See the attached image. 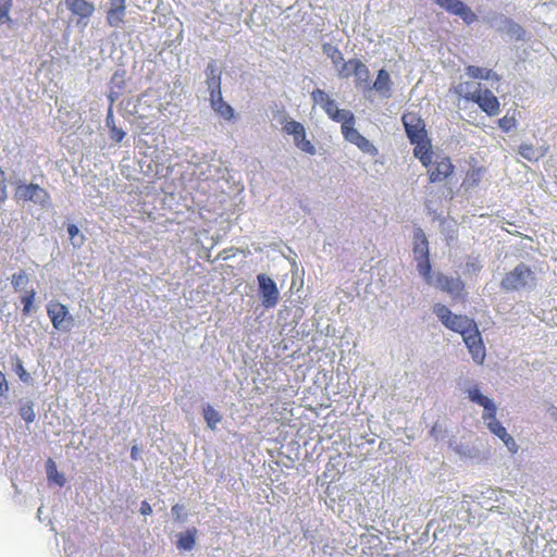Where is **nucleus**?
Returning a JSON list of instances; mask_svg holds the SVG:
<instances>
[{"mask_svg":"<svg viewBox=\"0 0 557 557\" xmlns=\"http://www.w3.org/2000/svg\"><path fill=\"white\" fill-rule=\"evenodd\" d=\"M433 312L446 329L461 334L473 361L478 364H482L486 352L481 333L474 320L463 314L453 313L443 304H435L433 306Z\"/></svg>","mask_w":557,"mask_h":557,"instance_id":"f257e3e1","label":"nucleus"},{"mask_svg":"<svg viewBox=\"0 0 557 557\" xmlns=\"http://www.w3.org/2000/svg\"><path fill=\"white\" fill-rule=\"evenodd\" d=\"M426 169L429 182L438 184L446 182L455 173V165L450 157L444 153H434L430 148L419 147L414 156Z\"/></svg>","mask_w":557,"mask_h":557,"instance_id":"f03ea898","label":"nucleus"},{"mask_svg":"<svg viewBox=\"0 0 557 557\" xmlns=\"http://www.w3.org/2000/svg\"><path fill=\"white\" fill-rule=\"evenodd\" d=\"M469 86V83L459 84L456 88L457 94L465 100L476 103L488 116H495L499 113V101L490 89H482L479 84L476 89L470 91Z\"/></svg>","mask_w":557,"mask_h":557,"instance_id":"7ed1b4c3","label":"nucleus"},{"mask_svg":"<svg viewBox=\"0 0 557 557\" xmlns=\"http://www.w3.org/2000/svg\"><path fill=\"white\" fill-rule=\"evenodd\" d=\"M407 137L414 145L413 156L419 147L430 148L431 140L428 138V132L423 119L414 112H406L401 117Z\"/></svg>","mask_w":557,"mask_h":557,"instance_id":"20e7f679","label":"nucleus"},{"mask_svg":"<svg viewBox=\"0 0 557 557\" xmlns=\"http://www.w3.org/2000/svg\"><path fill=\"white\" fill-rule=\"evenodd\" d=\"M413 253L417 260V269L425 283L432 285L433 275L430 262L429 242L422 228L413 232Z\"/></svg>","mask_w":557,"mask_h":557,"instance_id":"39448f33","label":"nucleus"},{"mask_svg":"<svg viewBox=\"0 0 557 557\" xmlns=\"http://www.w3.org/2000/svg\"><path fill=\"white\" fill-rule=\"evenodd\" d=\"M534 283L535 274L532 269L524 263H519L513 270L505 274L500 282V287L506 292H517Z\"/></svg>","mask_w":557,"mask_h":557,"instance_id":"423d86ee","label":"nucleus"},{"mask_svg":"<svg viewBox=\"0 0 557 557\" xmlns=\"http://www.w3.org/2000/svg\"><path fill=\"white\" fill-rule=\"evenodd\" d=\"M313 102L320 106L334 122L345 125L355 116L350 111L338 109L336 102L322 89L317 88L311 92Z\"/></svg>","mask_w":557,"mask_h":557,"instance_id":"0eeeda50","label":"nucleus"},{"mask_svg":"<svg viewBox=\"0 0 557 557\" xmlns=\"http://www.w3.org/2000/svg\"><path fill=\"white\" fill-rule=\"evenodd\" d=\"M14 198L17 201H32L46 207L50 200L49 193L38 184H18L15 188Z\"/></svg>","mask_w":557,"mask_h":557,"instance_id":"6e6552de","label":"nucleus"},{"mask_svg":"<svg viewBox=\"0 0 557 557\" xmlns=\"http://www.w3.org/2000/svg\"><path fill=\"white\" fill-rule=\"evenodd\" d=\"M355 116L352 117V121L346 122L345 125H342V134L344 138L356 145L362 152L368 153L372 157L377 156L379 150L377 148L370 143L363 135H361L355 127Z\"/></svg>","mask_w":557,"mask_h":557,"instance_id":"1a4fd4ad","label":"nucleus"},{"mask_svg":"<svg viewBox=\"0 0 557 557\" xmlns=\"http://www.w3.org/2000/svg\"><path fill=\"white\" fill-rule=\"evenodd\" d=\"M355 116L352 117V121L346 122L345 125H342V134L344 138L356 145L362 152L368 153L372 157L377 156L379 150L377 148L370 143L363 135H361L355 127Z\"/></svg>","mask_w":557,"mask_h":557,"instance_id":"9d476101","label":"nucleus"},{"mask_svg":"<svg viewBox=\"0 0 557 557\" xmlns=\"http://www.w3.org/2000/svg\"><path fill=\"white\" fill-rule=\"evenodd\" d=\"M283 131L293 136L295 146L301 151L311 156L315 154V147L307 139L306 129L301 123L295 120L286 121Z\"/></svg>","mask_w":557,"mask_h":557,"instance_id":"9b49d317","label":"nucleus"},{"mask_svg":"<svg viewBox=\"0 0 557 557\" xmlns=\"http://www.w3.org/2000/svg\"><path fill=\"white\" fill-rule=\"evenodd\" d=\"M47 314L53 329L58 331H69L73 324V317L69 313L67 307L61 302L51 301L47 306Z\"/></svg>","mask_w":557,"mask_h":557,"instance_id":"f8f14e48","label":"nucleus"},{"mask_svg":"<svg viewBox=\"0 0 557 557\" xmlns=\"http://www.w3.org/2000/svg\"><path fill=\"white\" fill-rule=\"evenodd\" d=\"M259 284V293L262 300V305L265 308H273L277 305L280 293L275 282L267 274H259L257 276Z\"/></svg>","mask_w":557,"mask_h":557,"instance_id":"ddd939ff","label":"nucleus"},{"mask_svg":"<svg viewBox=\"0 0 557 557\" xmlns=\"http://www.w3.org/2000/svg\"><path fill=\"white\" fill-rule=\"evenodd\" d=\"M436 4L448 13L459 16L466 24L470 25L476 21V14L461 0H434Z\"/></svg>","mask_w":557,"mask_h":557,"instance_id":"4468645a","label":"nucleus"},{"mask_svg":"<svg viewBox=\"0 0 557 557\" xmlns=\"http://www.w3.org/2000/svg\"><path fill=\"white\" fill-rule=\"evenodd\" d=\"M432 284H434V282ZM435 286L449 294L453 299L465 297V284L460 278L449 277L438 273L435 278Z\"/></svg>","mask_w":557,"mask_h":557,"instance_id":"2eb2a0df","label":"nucleus"},{"mask_svg":"<svg viewBox=\"0 0 557 557\" xmlns=\"http://www.w3.org/2000/svg\"><path fill=\"white\" fill-rule=\"evenodd\" d=\"M65 5L74 15L79 17L78 23L82 20H88L95 12L94 3L86 0H65Z\"/></svg>","mask_w":557,"mask_h":557,"instance_id":"dca6fc26","label":"nucleus"},{"mask_svg":"<svg viewBox=\"0 0 557 557\" xmlns=\"http://www.w3.org/2000/svg\"><path fill=\"white\" fill-rule=\"evenodd\" d=\"M210 104L213 111L226 121H231L235 115L234 109L224 101L222 92L216 91V95H210Z\"/></svg>","mask_w":557,"mask_h":557,"instance_id":"f3484780","label":"nucleus"},{"mask_svg":"<svg viewBox=\"0 0 557 557\" xmlns=\"http://www.w3.org/2000/svg\"><path fill=\"white\" fill-rule=\"evenodd\" d=\"M349 64L355 65L352 76H355L356 86L368 85L370 82V72L367 65L359 59H349Z\"/></svg>","mask_w":557,"mask_h":557,"instance_id":"a211bd4d","label":"nucleus"},{"mask_svg":"<svg viewBox=\"0 0 557 557\" xmlns=\"http://www.w3.org/2000/svg\"><path fill=\"white\" fill-rule=\"evenodd\" d=\"M469 398L473 403L484 407L485 411H484L483 416H492L493 417V411H497L495 404L488 397L481 394L480 391L476 388L469 391Z\"/></svg>","mask_w":557,"mask_h":557,"instance_id":"6ab92c4d","label":"nucleus"},{"mask_svg":"<svg viewBox=\"0 0 557 557\" xmlns=\"http://www.w3.org/2000/svg\"><path fill=\"white\" fill-rule=\"evenodd\" d=\"M126 14V3L116 4L107 12V23L111 27H119L123 24Z\"/></svg>","mask_w":557,"mask_h":557,"instance_id":"aec40b11","label":"nucleus"},{"mask_svg":"<svg viewBox=\"0 0 557 557\" xmlns=\"http://www.w3.org/2000/svg\"><path fill=\"white\" fill-rule=\"evenodd\" d=\"M197 529L191 528L177 535L176 547L180 550H191L196 545Z\"/></svg>","mask_w":557,"mask_h":557,"instance_id":"412c9836","label":"nucleus"},{"mask_svg":"<svg viewBox=\"0 0 557 557\" xmlns=\"http://www.w3.org/2000/svg\"><path fill=\"white\" fill-rule=\"evenodd\" d=\"M392 81L388 72L384 69L380 70L377 73V77L375 82L373 83V88L384 95L388 96L391 91Z\"/></svg>","mask_w":557,"mask_h":557,"instance_id":"4be33fe9","label":"nucleus"},{"mask_svg":"<svg viewBox=\"0 0 557 557\" xmlns=\"http://www.w3.org/2000/svg\"><path fill=\"white\" fill-rule=\"evenodd\" d=\"M519 154L528 161L535 162L544 157L546 149L541 150L534 147L532 144H521L518 149Z\"/></svg>","mask_w":557,"mask_h":557,"instance_id":"5701e85b","label":"nucleus"},{"mask_svg":"<svg viewBox=\"0 0 557 557\" xmlns=\"http://www.w3.org/2000/svg\"><path fill=\"white\" fill-rule=\"evenodd\" d=\"M496 412L497 411H493V417L482 416V418L486 422L488 430L503 441L508 435V432L506 428L503 426L499 421H497Z\"/></svg>","mask_w":557,"mask_h":557,"instance_id":"b1692460","label":"nucleus"},{"mask_svg":"<svg viewBox=\"0 0 557 557\" xmlns=\"http://www.w3.org/2000/svg\"><path fill=\"white\" fill-rule=\"evenodd\" d=\"M484 172L485 169L483 166L471 168L470 170L467 171L462 185L467 188H473L478 186L482 180Z\"/></svg>","mask_w":557,"mask_h":557,"instance_id":"393cba45","label":"nucleus"},{"mask_svg":"<svg viewBox=\"0 0 557 557\" xmlns=\"http://www.w3.org/2000/svg\"><path fill=\"white\" fill-rule=\"evenodd\" d=\"M47 475L50 481L59 486H63L66 482L64 474L58 471L57 465L51 458L47 460Z\"/></svg>","mask_w":557,"mask_h":557,"instance_id":"a878e982","label":"nucleus"},{"mask_svg":"<svg viewBox=\"0 0 557 557\" xmlns=\"http://www.w3.org/2000/svg\"><path fill=\"white\" fill-rule=\"evenodd\" d=\"M203 416L208 426L212 430L216 428V424L221 422V414L210 405L203 408Z\"/></svg>","mask_w":557,"mask_h":557,"instance_id":"bb28decb","label":"nucleus"},{"mask_svg":"<svg viewBox=\"0 0 557 557\" xmlns=\"http://www.w3.org/2000/svg\"><path fill=\"white\" fill-rule=\"evenodd\" d=\"M12 5L13 0H0V25H12L13 21L10 16Z\"/></svg>","mask_w":557,"mask_h":557,"instance_id":"cd10ccee","label":"nucleus"},{"mask_svg":"<svg viewBox=\"0 0 557 557\" xmlns=\"http://www.w3.org/2000/svg\"><path fill=\"white\" fill-rule=\"evenodd\" d=\"M322 49L323 52L331 59L334 66H338L339 63L343 61V53L337 47L326 42L322 46Z\"/></svg>","mask_w":557,"mask_h":557,"instance_id":"c85d7f7f","label":"nucleus"},{"mask_svg":"<svg viewBox=\"0 0 557 557\" xmlns=\"http://www.w3.org/2000/svg\"><path fill=\"white\" fill-rule=\"evenodd\" d=\"M467 74L474 79H490L492 75V71L485 67H480L475 65H469L466 69Z\"/></svg>","mask_w":557,"mask_h":557,"instance_id":"c756f323","label":"nucleus"},{"mask_svg":"<svg viewBox=\"0 0 557 557\" xmlns=\"http://www.w3.org/2000/svg\"><path fill=\"white\" fill-rule=\"evenodd\" d=\"M35 297H36L35 289L27 290L25 293V295H23L21 297V301L23 304V313L25 315L30 313V311L33 309L34 301H35Z\"/></svg>","mask_w":557,"mask_h":557,"instance_id":"7c9ffc66","label":"nucleus"},{"mask_svg":"<svg viewBox=\"0 0 557 557\" xmlns=\"http://www.w3.org/2000/svg\"><path fill=\"white\" fill-rule=\"evenodd\" d=\"M20 414L24 421L32 423L35 421L36 414L34 411V405L32 401H27L20 408Z\"/></svg>","mask_w":557,"mask_h":557,"instance_id":"2f4dec72","label":"nucleus"},{"mask_svg":"<svg viewBox=\"0 0 557 557\" xmlns=\"http://www.w3.org/2000/svg\"><path fill=\"white\" fill-rule=\"evenodd\" d=\"M499 127L508 133L517 126V120L513 115H505L498 120Z\"/></svg>","mask_w":557,"mask_h":557,"instance_id":"473e14b6","label":"nucleus"},{"mask_svg":"<svg viewBox=\"0 0 557 557\" xmlns=\"http://www.w3.org/2000/svg\"><path fill=\"white\" fill-rule=\"evenodd\" d=\"M355 65L349 64L348 61H342L338 66H335L337 69V75L339 78H349L352 76V69Z\"/></svg>","mask_w":557,"mask_h":557,"instance_id":"72a5a7b5","label":"nucleus"},{"mask_svg":"<svg viewBox=\"0 0 557 557\" xmlns=\"http://www.w3.org/2000/svg\"><path fill=\"white\" fill-rule=\"evenodd\" d=\"M207 85L210 90V95H216L221 91V76H214V77H207Z\"/></svg>","mask_w":557,"mask_h":557,"instance_id":"f704fd0d","label":"nucleus"},{"mask_svg":"<svg viewBox=\"0 0 557 557\" xmlns=\"http://www.w3.org/2000/svg\"><path fill=\"white\" fill-rule=\"evenodd\" d=\"M126 133L116 127L115 124H112L111 128H110V138L114 141V143H121L124 137H125Z\"/></svg>","mask_w":557,"mask_h":557,"instance_id":"c9c22d12","label":"nucleus"},{"mask_svg":"<svg viewBox=\"0 0 557 557\" xmlns=\"http://www.w3.org/2000/svg\"><path fill=\"white\" fill-rule=\"evenodd\" d=\"M26 275L25 273L22 271L20 273H15L13 274L12 276V285L14 287L15 290H17L22 284V282L25 280Z\"/></svg>","mask_w":557,"mask_h":557,"instance_id":"e433bc0d","label":"nucleus"},{"mask_svg":"<svg viewBox=\"0 0 557 557\" xmlns=\"http://www.w3.org/2000/svg\"><path fill=\"white\" fill-rule=\"evenodd\" d=\"M16 373L21 381L28 382L30 380L29 373L24 369L23 364L21 362L16 366Z\"/></svg>","mask_w":557,"mask_h":557,"instance_id":"4c0bfd02","label":"nucleus"},{"mask_svg":"<svg viewBox=\"0 0 557 557\" xmlns=\"http://www.w3.org/2000/svg\"><path fill=\"white\" fill-rule=\"evenodd\" d=\"M504 444L507 446V448L511 451V453H517L518 450V445L516 444L515 440L511 437L510 434H508L504 440H503Z\"/></svg>","mask_w":557,"mask_h":557,"instance_id":"58836bf2","label":"nucleus"},{"mask_svg":"<svg viewBox=\"0 0 557 557\" xmlns=\"http://www.w3.org/2000/svg\"><path fill=\"white\" fill-rule=\"evenodd\" d=\"M467 272L476 273L481 270V265L478 260H469L466 263Z\"/></svg>","mask_w":557,"mask_h":557,"instance_id":"ea45409f","label":"nucleus"},{"mask_svg":"<svg viewBox=\"0 0 557 557\" xmlns=\"http://www.w3.org/2000/svg\"><path fill=\"white\" fill-rule=\"evenodd\" d=\"M206 72H207V77L221 76L213 62L208 64Z\"/></svg>","mask_w":557,"mask_h":557,"instance_id":"a19ab883","label":"nucleus"},{"mask_svg":"<svg viewBox=\"0 0 557 557\" xmlns=\"http://www.w3.org/2000/svg\"><path fill=\"white\" fill-rule=\"evenodd\" d=\"M140 513L144 516H149L152 513V508L147 500L141 502Z\"/></svg>","mask_w":557,"mask_h":557,"instance_id":"79ce46f5","label":"nucleus"},{"mask_svg":"<svg viewBox=\"0 0 557 557\" xmlns=\"http://www.w3.org/2000/svg\"><path fill=\"white\" fill-rule=\"evenodd\" d=\"M7 198H8L7 181H1L0 182V202L5 201Z\"/></svg>","mask_w":557,"mask_h":557,"instance_id":"37998d69","label":"nucleus"},{"mask_svg":"<svg viewBox=\"0 0 557 557\" xmlns=\"http://www.w3.org/2000/svg\"><path fill=\"white\" fill-rule=\"evenodd\" d=\"M8 391V382L5 375L0 371V396Z\"/></svg>","mask_w":557,"mask_h":557,"instance_id":"c03bdc74","label":"nucleus"},{"mask_svg":"<svg viewBox=\"0 0 557 557\" xmlns=\"http://www.w3.org/2000/svg\"><path fill=\"white\" fill-rule=\"evenodd\" d=\"M67 233H69V236L71 237V239H73L75 236L78 235L79 230H78V227L75 224H69L67 225Z\"/></svg>","mask_w":557,"mask_h":557,"instance_id":"a18cd8bd","label":"nucleus"},{"mask_svg":"<svg viewBox=\"0 0 557 557\" xmlns=\"http://www.w3.org/2000/svg\"><path fill=\"white\" fill-rule=\"evenodd\" d=\"M106 123H107V126L109 127V129L111 128L112 124H115L112 108L109 109V112H108L107 119H106Z\"/></svg>","mask_w":557,"mask_h":557,"instance_id":"49530a36","label":"nucleus"},{"mask_svg":"<svg viewBox=\"0 0 557 557\" xmlns=\"http://www.w3.org/2000/svg\"><path fill=\"white\" fill-rule=\"evenodd\" d=\"M182 510H183V506H182V505L176 504V505H174V506L172 507V512H173V515H175V516H176V519H177V520H180V519H181Z\"/></svg>","mask_w":557,"mask_h":557,"instance_id":"de8ad7c7","label":"nucleus"},{"mask_svg":"<svg viewBox=\"0 0 557 557\" xmlns=\"http://www.w3.org/2000/svg\"><path fill=\"white\" fill-rule=\"evenodd\" d=\"M131 457L133 460H136L138 458V448L136 446H133L131 450Z\"/></svg>","mask_w":557,"mask_h":557,"instance_id":"09e8293b","label":"nucleus"},{"mask_svg":"<svg viewBox=\"0 0 557 557\" xmlns=\"http://www.w3.org/2000/svg\"><path fill=\"white\" fill-rule=\"evenodd\" d=\"M1 181H7V180H5L3 170L0 168V182Z\"/></svg>","mask_w":557,"mask_h":557,"instance_id":"8fccbe9b","label":"nucleus"}]
</instances>
